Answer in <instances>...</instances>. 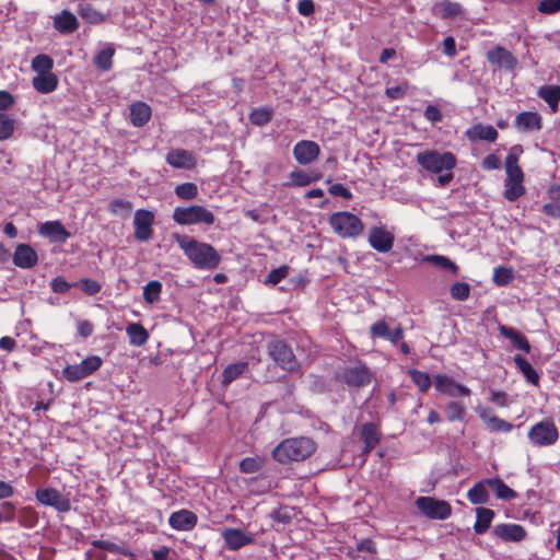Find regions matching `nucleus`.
<instances>
[{"label": "nucleus", "mask_w": 560, "mask_h": 560, "mask_svg": "<svg viewBox=\"0 0 560 560\" xmlns=\"http://www.w3.org/2000/svg\"><path fill=\"white\" fill-rule=\"evenodd\" d=\"M54 68V60L46 54H39L32 60V69L37 74L50 73Z\"/></svg>", "instance_id": "obj_42"}, {"label": "nucleus", "mask_w": 560, "mask_h": 560, "mask_svg": "<svg viewBox=\"0 0 560 560\" xmlns=\"http://www.w3.org/2000/svg\"><path fill=\"white\" fill-rule=\"evenodd\" d=\"M62 373L66 380H68L69 382H78L80 380L88 377L81 362L79 364L67 365L63 369Z\"/></svg>", "instance_id": "obj_53"}, {"label": "nucleus", "mask_w": 560, "mask_h": 560, "mask_svg": "<svg viewBox=\"0 0 560 560\" xmlns=\"http://www.w3.org/2000/svg\"><path fill=\"white\" fill-rule=\"evenodd\" d=\"M247 369V364L245 362H237L230 364L223 372V383L229 384L236 380L240 375H242Z\"/></svg>", "instance_id": "obj_49"}, {"label": "nucleus", "mask_w": 560, "mask_h": 560, "mask_svg": "<svg viewBox=\"0 0 560 560\" xmlns=\"http://www.w3.org/2000/svg\"><path fill=\"white\" fill-rule=\"evenodd\" d=\"M262 465V460L258 457H246L240 463V469L244 474L257 472Z\"/></svg>", "instance_id": "obj_55"}, {"label": "nucleus", "mask_w": 560, "mask_h": 560, "mask_svg": "<svg viewBox=\"0 0 560 560\" xmlns=\"http://www.w3.org/2000/svg\"><path fill=\"white\" fill-rule=\"evenodd\" d=\"M173 237L197 268L210 267V245L199 243L189 235L175 233Z\"/></svg>", "instance_id": "obj_4"}, {"label": "nucleus", "mask_w": 560, "mask_h": 560, "mask_svg": "<svg viewBox=\"0 0 560 560\" xmlns=\"http://www.w3.org/2000/svg\"><path fill=\"white\" fill-rule=\"evenodd\" d=\"M38 233L47 237L52 243H65L71 233L65 228V225L58 221H46L38 226Z\"/></svg>", "instance_id": "obj_16"}, {"label": "nucleus", "mask_w": 560, "mask_h": 560, "mask_svg": "<svg viewBox=\"0 0 560 560\" xmlns=\"http://www.w3.org/2000/svg\"><path fill=\"white\" fill-rule=\"evenodd\" d=\"M499 330L503 337L508 338L512 342L514 348L523 350L527 353L530 351V345L528 340L516 329L508 326H500Z\"/></svg>", "instance_id": "obj_29"}, {"label": "nucleus", "mask_w": 560, "mask_h": 560, "mask_svg": "<svg viewBox=\"0 0 560 560\" xmlns=\"http://www.w3.org/2000/svg\"><path fill=\"white\" fill-rule=\"evenodd\" d=\"M91 544L93 547H95L97 549L106 550V551H109L113 553L122 555V556L131 555V552L129 551L128 548L117 545L115 542L108 541V540L95 539Z\"/></svg>", "instance_id": "obj_47"}, {"label": "nucleus", "mask_w": 560, "mask_h": 560, "mask_svg": "<svg viewBox=\"0 0 560 560\" xmlns=\"http://www.w3.org/2000/svg\"><path fill=\"white\" fill-rule=\"evenodd\" d=\"M165 160L174 168L192 170L197 164L192 153L184 149L171 150Z\"/></svg>", "instance_id": "obj_21"}, {"label": "nucleus", "mask_w": 560, "mask_h": 560, "mask_svg": "<svg viewBox=\"0 0 560 560\" xmlns=\"http://www.w3.org/2000/svg\"><path fill=\"white\" fill-rule=\"evenodd\" d=\"M289 273V268L287 266L279 267L269 272L266 279L267 284H278L282 279H284Z\"/></svg>", "instance_id": "obj_59"}, {"label": "nucleus", "mask_w": 560, "mask_h": 560, "mask_svg": "<svg viewBox=\"0 0 560 560\" xmlns=\"http://www.w3.org/2000/svg\"><path fill=\"white\" fill-rule=\"evenodd\" d=\"M2 512H0L2 522H13L18 517L15 505L10 501H4L0 504Z\"/></svg>", "instance_id": "obj_61"}, {"label": "nucleus", "mask_w": 560, "mask_h": 560, "mask_svg": "<svg viewBox=\"0 0 560 560\" xmlns=\"http://www.w3.org/2000/svg\"><path fill=\"white\" fill-rule=\"evenodd\" d=\"M35 498L39 504L54 508L59 513H67L71 510L69 497L63 495L56 488H38L35 491Z\"/></svg>", "instance_id": "obj_7"}, {"label": "nucleus", "mask_w": 560, "mask_h": 560, "mask_svg": "<svg viewBox=\"0 0 560 560\" xmlns=\"http://www.w3.org/2000/svg\"><path fill=\"white\" fill-rule=\"evenodd\" d=\"M463 12L464 10L462 5L458 2H453L451 0L438 1L432 7L433 15L443 20L459 16Z\"/></svg>", "instance_id": "obj_24"}, {"label": "nucleus", "mask_w": 560, "mask_h": 560, "mask_svg": "<svg viewBox=\"0 0 560 560\" xmlns=\"http://www.w3.org/2000/svg\"><path fill=\"white\" fill-rule=\"evenodd\" d=\"M408 373L420 392L425 393L431 387L432 381L428 373L419 370H409Z\"/></svg>", "instance_id": "obj_48"}, {"label": "nucleus", "mask_w": 560, "mask_h": 560, "mask_svg": "<svg viewBox=\"0 0 560 560\" xmlns=\"http://www.w3.org/2000/svg\"><path fill=\"white\" fill-rule=\"evenodd\" d=\"M369 244L378 253H388L393 249L395 235L385 226H373L369 231Z\"/></svg>", "instance_id": "obj_12"}, {"label": "nucleus", "mask_w": 560, "mask_h": 560, "mask_svg": "<svg viewBox=\"0 0 560 560\" xmlns=\"http://www.w3.org/2000/svg\"><path fill=\"white\" fill-rule=\"evenodd\" d=\"M152 116L151 107L141 101L135 102L130 105V122L135 127H143L149 122Z\"/></svg>", "instance_id": "obj_25"}, {"label": "nucleus", "mask_w": 560, "mask_h": 560, "mask_svg": "<svg viewBox=\"0 0 560 560\" xmlns=\"http://www.w3.org/2000/svg\"><path fill=\"white\" fill-rule=\"evenodd\" d=\"M418 164L430 173H443L456 167L457 159L454 153L446 151L427 150L417 154Z\"/></svg>", "instance_id": "obj_3"}, {"label": "nucleus", "mask_w": 560, "mask_h": 560, "mask_svg": "<svg viewBox=\"0 0 560 560\" xmlns=\"http://www.w3.org/2000/svg\"><path fill=\"white\" fill-rule=\"evenodd\" d=\"M319 153V145L312 140H301L293 147V156L301 165L313 163L317 160Z\"/></svg>", "instance_id": "obj_15"}, {"label": "nucleus", "mask_w": 560, "mask_h": 560, "mask_svg": "<svg viewBox=\"0 0 560 560\" xmlns=\"http://www.w3.org/2000/svg\"><path fill=\"white\" fill-rule=\"evenodd\" d=\"M489 487L500 500L510 501L517 497V493L503 482L500 478H489Z\"/></svg>", "instance_id": "obj_36"}, {"label": "nucleus", "mask_w": 560, "mask_h": 560, "mask_svg": "<svg viewBox=\"0 0 560 560\" xmlns=\"http://www.w3.org/2000/svg\"><path fill=\"white\" fill-rule=\"evenodd\" d=\"M513 280V270L506 267H497L493 270V281L498 285H506Z\"/></svg>", "instance_id": "obj_54"}, {"label": "nucleus", "mask_w": 560, "mask_h": 560, "mask_svg": "<svg viewBox=\"0 0 560 560\" xmlns=\"http://www.w3.org/2000/svg\"><path fill=\"white\" fill-rule=\"evenodd\" d=\"M343 380L349 385L361 387L371 382L372 373L365 365L358 363L345 370Z\"/></svg>", "instance_id": "obj_19"}, {"label": "nucleus", "mask_w": 560, "mask_h": 560, "mask_svg": "<svg viewBox=\"0 0 560 560\" xmlns=\"http://www.w3.org/2000/svg\"><path fill=\"white\" fill-rule=\"evenodd\" d=\"M197 520L194 512L183 509L170 515L168 524L175 530L188 532L197 525Z\"/></svg>", "instance_id": "obj_20"}, {"label": "nucleus", "mask_w": 560, "mask_h": 560, "mask_svg": "<svg viewBox=\"0 0 560 560\" xmlns=\"http://www.w3.org/2000/svg\"><path fill=\"white\" fill-rule=\"evenodd\" d=\"M528 439L533 445L550 446L559 439V431L551 420L535 423L528 431Z\"/></svg>", "instance_id": "obj_6"}, {"label": "nucleus", "mask_w": 560, "mask_h": 560, "mask_svg": "<svg viewBox=\"0 0 560 560\" xmlns=\"http://www.w3.org/2000/svg\"><path fill=\"white\" fill-rule=\"evenodd\" d=\"M162 283L158 280L149 281L143 287V299L147 303L153 304L160 300Z\"/></svg>", "instance_id": "obj_43"}, {"label": "nucleus", "mask_w": 560, "mask_h": 560, "mask_svg": "<svg viewBox=\"0 0 560 560\" xmlns=\"http://www.w3.org/2000/svg\"><path fill=\"white\" fill-rule=\"evenodd\" d=\"M433 383L439 393L450 397H468L471 394L467 386L457 383L453 377L446 374H435L433 376Z\"/></svg>", "instance_id": "obj_11"}, {"label": "nucleus", "mask_w": 560, "mask_h": 560, "mask_svg": "<svg viewBox=\"0 0 560 560\" xmlns=\"http://www.w3.org/2000/svg\"><path fill=\"white\" fill-rule=\"evenodd\" d=\"M538 96L550 106L552 112H556L560 102V86L544 85L538 90Z\"/></svg>", "instance_id": "obj_35"}, {"label": "nucleus", "mask_w": 560, "mask_h": 560, "mask_svg": "<svg viewBox=\"0 0 560 560\" xmlns=\"http://www.w3.org/2000/svg\"><path fill=\"white\" fill-rule=\"evenodd\" d=\"M515 127L522 132L540 130L541 117L538 113L522 112L515 118Z\"/></svg>", "instance_id": "obj_26"}, {"label": "nucleus", "mask_w": 560, "mask_h": 560, "mask_svg": "<svg viewBox=\"0 0 560 560\" xmlns=\"http://www.w3.org/2000/svg\"><path fill=\"white\" fill-rule=\"evenodd\" d=\"M115 49L113 47H105L101 49L94 57V65L102 71H108L113 67V57Z\"/></svg>", "instance_id": "obj_40"}, {"label": "nucleus", "mask_w": 560, "mask_h": 560, "mask_svg": "<svg viewBox=\"0 0 560 560\" xmlns=\"http://www.w3.org/2000/svg\"><path fill=\"white\" fill-rule=\"evenodd\" d=\"M154 223L153 212L144 209H138L135 212V237L139 242H148L153 236L152 225Z\"/></svg>", "instance_id": "obj_13"}, {"label": "nucleus", "mask_w": 560, "mask_h": 560, "mask_svg": "<svg viewBox=\"0 0 560 560\" xmlns=\"http://www.w3.org/2000/svg\"><path fill=\"white\" fill-rule=\"evenodd\" d=\"M72 287H74V283H69L63 277H56L50 282V288L52 292L58 294H65L67 293Z\"/></svg>", "instance_id": "obj_58"}, {"label": "nucleus", "mask_w": 560, "mask_h": 560, "mask_svg": "<svg viewBox=\"0 0 560 560\" xmlns=\"http://www.w3.org/2000/svg\"><path fill=\"white\" fill-rule=\"evenodd\" d=\"M361 438L365 444V452H370L380 441L377 428L373 423L363 424L361 429Z\"/></svg>", "instance_id": "obj_39"}, {"label": "nucleus", "mask_w": 560, "mask_h": 560, "mask_svg": "<svg viewBox=\"0 0 560 560\" xmlns=\"http://www.w3.org/2000/svg\"><path fill=\"white\" fill-rule=\"evenodd\" d=\"M506 178L504 180V198L515 201L525 192L524 173L518 165L517 156L510 153L505 160Z\"/></svg>", "instance_id": "obj_2"}, {"label": "nucleus", "mask_w": 560, "mask_h": 560, "mask_svg": "<svg viewBox=\"0 0 560 560\" xmlns=\"http://www.w3.org/2000/svg\"><path fill=\"white\" fill-rule=\"evenodd\" d=\"M316 451V443L305 436L290 438L280 442L272 451V457L280 464L303 462Z\"/></svg>", "instance_id": "obj_1"}, {"label": "nucleus", "mask_w": 560, "mask_h": 560, "mask_svg": "<svg viewBox=\"0 0 560 560\" xmlns=\"http://www.w3.org/2000/svg\"><path fill=\"white\" fill-rule=\"evenodd\" d=\"M372 337H378L386 339L389 336V327L384 320H378L371 326Z\"/></svg>", "instance_id": "obj_63"}, {"label": "nucleus", "mask_w": 560, "mask_h": 560, "mask_svg": "<svg viewBox=\"0 0 560 560\" xmlns=\"http://www.w3.org/2000/svg\"><path fill=\"white\" fill-rule=\"evenodd\" d=\"M81 364L86 375L90 376L102 366L103 360L98 355H90L82 360Z\"/></svg>", "instance_id": "obj_57"}, {"label": "nucleus", "mask_w": 560, "mask_h": 560, "mask_svg": "<svg viewBox=\"0 0 560 560\" xmlns=\"http://www.w3.org/2000/svg\"><path fill=\"white\" fill-rule=\"evenodd\" d=\"M466 407L463 402L451 400L447 402L445 412L448 421H460L464 418Z\"/></svg>", "instance_id": "obj_45"}, {"label": "nucleus", "mask_w": 560, "mask_h": 560, "mask_svg": "<svg viewBox=\"0 0 560 560\" xmlns=\"http://www.w3.org/2000/svg\"><path fill=\"white\" fill-rule=\"evenodd\" d=\"M18 522L24 528H34L38 524V513L31 505L23 506L18 511Z\"/></svg>", "instance_id": "obj_37"}, {"label": "nucleus", "mask_w": 560, "mask_h": 560, "mask_svg": "<svg viewBox=\"0 0 560 560\" xmlns=\"http://www.w3.org/2000/svg\"><path fill=\"white\" fill-rule=\"evenodd\" d=\"M538 11L546 14H552L560 11V0H542L538 4Z\"/></svg>", "instance_id": "obj_64"}, {"label": "nucleus", "mask_w": 560, "mask_h": 560, "mask_svg": "<svg viewBox=\"0 0 560 560\" xmlns=\"http://www.w3.org/2000/svg\"><path fill=\"white\" fill-rule=\"evenodd\" d=\"M416 506L422 514L432 520H446L452 514L448 502L432 497H419L416 500Z\"/></svg>", "instance_id": "obj_8"}, {"label": "nucleus", "mask_w": 560, "mask_h": 560, "mask_svg": "<svg viewBox=\"0 0 560 560\" xmlns=\"http://www.w3.org/2000/svg\"><path fill=\"white\" fill-rule=\"evenodd\" d=\"M58 77L54 73L37 74L32 79L33 88L40 94L54 92L58 86Z\"/></svg>", "instance_id": "obj_28"}, {"label": "nucleus", "mask_w": 560, "mask_h": 560, "mask_svg": "<svg viewBox=\"0 0 560 560\" xmlns=\"http://www.w3.org/2000/svg\"><path fill=\"white\" fill-rule=\"evenodd\" d=\"M74 287H79L86 295L93 296L101 292L102 284L90 278H82L74 283Z\"/></svg>", "instance_id": "obj_52"}, {"label": "nucleus", "mask_w": 560, "mask_h": 560, "mask_svg": "<svg viewBox=\"0 0 560 560\" xmlns=\"http://www.w3.org/2000/svg\"><path fill=\"white\" fill-rule=\"evenodd\" d=\"M422 261L430 262L441 269L450 270L454 275L457 272V266L442 255H427L422 258Z\"/></svg>", "instance_id": "obj_44"}, {"label": "nucleus", "mask_w": 560, "mask_h": 560, "mask_svg": "<svg viewBox=\"0 0 560 560\" xmlns=\"http://www.w3.org/2000/svg\"><path fill=\"white\" fill-rule=\"evenodd\" d=\"M514 362L517 369L522 372L526 381L533 385H537L539 382V375L532 364L521 355L514 357Z\"/></svg>", "instance_id": "obj_38"}, {"label": "nucleus", "mask_w": 560, "mask_h": 560, "mask_svg": "<svg viewBox=\"0 0 560 560\" xmlns=\"http://www.w3.org/2000/svg\"><path fill=\"white\" fill-rule=\"evenodd\" d=\"M129 343L135 347L143 346L149 339L148 330L140 323H131L126 327Z\"/></svg>", "instance_id": "obj_31"}, {"label": "nucleus", "mask_w": 560, "mask_h": 560, "mask_svg": "<svg viewBox=\"0 0 560 560\" xmlns=\"http://www.w3.org/2000/svg\"><path fill=\"white\" fill-rule=\"evenodd\" d=\"M52 25L60 34H72L79 28V21L77 16L69 10H62L52 19Z\"/></svg>", "instance_id": "obj_23"}, {"label": "nucleus", "mask_w": 560, "mask_h": 560, "mask_svg": "<svg viewBox=\"0 0 560 560\" xmlns=\"http://www.w3.org/2000/svg\"><path fill=\"white\" fill-rule=\"evenodd\" d=\"M493 534L505 542H520L526 538V529L520 524L503 523L493 528Z\"/></svg>", "instance_id": "obj_17"}, {"label": "nucleus", "mask_w": 560, "mask_h": 560, "mask_svg": "<svg viewBox=\"0 0 560 560\" xmlns=\"http://www.w3.org/2000/svg\"><path fill=\"white\" fill-rule=\"evenodd\" d=\"M486 57L492 66L504 69L506 71H513L517 66L516 57L500 45L488 50Z\"/></svg>", "instance_id": "obj_14"}, {"label": "nucleus", "mask_w": 560, "mask_h": 560, "mask_svg": "<svg viewBox=\"0 0 560 560\" xmlns=\"http://www.w3.org/2000/svg\"><path fill=\"white\" fill-rule=\"evenodd\" d=\"M466 137L471 140H486V141H495L498 138L497 129L491 125H482L477 124L471 128L467 129Z\"/></svg>", "instance_id": "obj_27"}, {"label": "nucleus", "mask_w": 560, "mask_h": 560, "mask_svg": "<svg viewBox=\"0 0 560 560\" xmlns=\"http://www.w3.org/2000/svg\"><path fill=\"white\" fill-rule=\"evenodd\" d=\"M271 358L287 371H294L298 366L291 348L282 340H273L268 346Z\"/></svg>", "instance_id": "obj_10"}, {"label": "nucleus", "mask_w": 560, "mask_h": 560, "mask_svg": "<svg viewBox=\"0 0 560 560\" xmlns=\"http://www.w3.org/2000/svg\"><path fill=\"white\" fill-rule=\"evenodd\" d=\"M15 130V120L8 114L0 113V141L10 139Z\"/></svg>", "instance_id": "obj_46"}, {"label": "nucleus", "mask_w": 560, "mask_h": 560, "mask_svg": "<svg viewBox=\"0 0 560 560\" xmlns=\"http://www.w3.org/2000/svg\"><path fill=\"white\" fill-rule=\"evenodd\" d=\"M225 545L231 550H237L254 540V536L237 528H225L222 532Z\"/></svg>", "instance_id": "obj_22"}, {"label": "nucleus", "mask_w": 560, "mask_h": 560, "mask_svg": "<svg viewBox=\"0 0 560 560\" xmlns=\"http://www.w3.org/2000/svg\"><path fill=\"white\" fill-rule=\"evenodd\" d=\"M329 224L334 232L343 238L357 237L364 230L361 219L348 211L332 213L329 218Z\"/></svg>", "instance_id": "obj_5"}, {"label": "nucleus", "mask_w": 560, "mask_h": 560, "mask_svg": "<svg viewBox=\"0 0 560 560\" xmlns=\"http://www.w3.org/2000/svg\"><path fill=\"white\" fill-rule=\"evenodd\" d=\"M290 182L285 184V186H296V187H305L311 185L312 183L317 182L320 178V174H310L302 170L292 171L289 175Z\"/></svg>", "instance_id": "obj_34"}, {"label": "nucleus", "mask_w": 560, "mask_h": 560, "mask_svg": "<svg viewBox=\"0 0 560 560\" xmlns=\"http://www.w3.org/2000/svg\"><path fill=\"white\" fill-rule=\"evenodd\" d=\"M487 427L491 430V431H495V432H509L512 430L513 425L509 422H506L505 420L503 419H500L499 417L494 416L491 420V422H489L487 424Z\"/></svg>", "instance_id": "obj_62"}, {"label": "nucleus", "mask_w": 560, "mask_h": 560, "mask_svg": "<svg viewBox=\"0 0 560 560\" xmlns=\"http://www.w3.org/2000/svg\"><path fill=\"white\" fill-rule=\"evenodd\" d=\"M489 479H483L468 490L467 499L476 505L485 504L489 501Z\"/></svg>", "instance_id": "obj_30"}, {"label": "nucleus", "mask_w": 560, "mask_h": 560, "mask_svg": "<svg viewBox=\"0 0 560 560\" xmlns=\"http://www.w3.org/2000/svg\"><path fill=\"white\" fill-rule=\"evenodd\" d=\"M470 287L466 282H456L451 288V295L457 301H465L469 298Z\"/></svg>", "instance_id": "obj_56"}, {"label": "nucleus", "mask_w": 560, "mask_h": 560, "mask_svg": "<svg viewBox=\"0 0 560 560\" xmlns=\"http://www.w3.org/2000/svg\"><path fill=\"white\" fill-rule=\"evenodd\" d=\"M13 264L22 269H31L37 265L38 255L28 244H19L12 255Z\"/></svg>", "instance_id": "obj_18"}, {"label": "nucleus", "mask_w": 560, "mask_h": 560, "mask_svg": "<svg viewBox=\"0 0 560 560\" xmlns=\"http://www.w3.org/2000/svg\"><path fill=\"white\" fill-rule=\"evenodd\" d=\"M272 118V110L267 107L255 108L250 115L249 119L252 124L256 126L267 125Z\"/></svg>", "instance_id": "obj_50"}, {"label": "nucleus", "mask_w": 560, "mask_h": 560, "mask_svg": "<svg viewBox=\"0 0 560 560\" xmlns=\"http://www.w3.org/2000/svg\"><path fill=\"white\" fill-rule=\"evenodd\" d=\"M409 85L407 82H402L397 86H389L385 90V94L390 100H400L402 98L408 90Z\"/></svg>", "instance_id": "obj_60"}, {"label": "nucleus", "mask_w": 560, "mask_h": 560, "mask_svg": "<svg viewBox=\"0 0 560 560\" xmlns=\"http://www.w3.org/2000/svg\"><path fill=\"white\" fill-rule=\"evenodd\" d=\"M175 194L182 200H191L197 197L198 187L194 183H183L175 187Z\"/></svg>", "instance_id": "obj_51"}, {"label": "nucleus", "mask_w": 560, "mask_h": 560, "mask_svg": "<svg viewBox=\"0 0 560 560\" xmlns=\"http://www.w3.org/2000/svg\"><path fill=\"white\" fill-rule=\"evenodd\" d=\"M132 209V202L121 198L112 199L107 206V211L113 215L119 217L120 219L129 218Z\"/></svg>", "instance_id": "obj_33"}, {"label": "nucleus", "mask_w": 560, "mask_h": 560, "mask_svg": "<svg viewBox=\"0 0 560 560\" xmlns=\"http://www.w3.org/2000/svg\"><path fill=\"white\" fill-rule=\"evenodd\" d=\"M78 13L86 23L90 24H100L105 20L104 15L89 3L80 4Z\"/></svg>", "instance_id": "obj_41"}, {"label": "nucleus", "mask_w": 560, "mask_h": 560, "mask_svg": "<svg viewBox=\"0 0 560 560\" xmlns=\"http://www.w3.org/2000/svg\"><path fill=\"white\" fill-rule=\"evenodd\" d=\"M173 219L178 224L210 223V211L201 206L177 207Z\"/></svg>", "instance_id": "obj_9"}, {"label": "nucleus", "mask_w": 560, "mask_h": 560, "mask_svg": "<svg viewBox=\"0 0 560 560\" xmlns=\"http://www.w3.org/2000/svg\"><path fill=\"white\" fill-rule=\"evenodd\" d=\"M476 514L477 517L474 525V530L476 534L482 535L489 529L494 517V512L488 508H477Z\"/></svg>", "instance_id": "obj_32"}]
</instances>
